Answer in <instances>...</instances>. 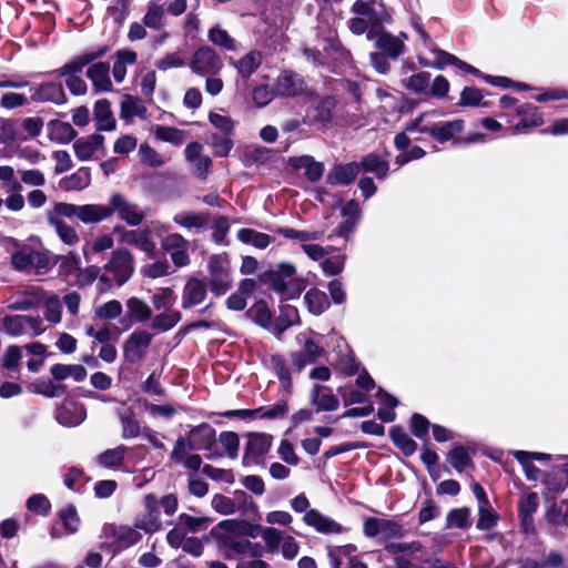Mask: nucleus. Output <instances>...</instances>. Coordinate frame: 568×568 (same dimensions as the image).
<instances>
[{"label": "nucleus", "instance_id": "obj_2", "mask_svg": "<svg viewBox=\"0 0 568 568\" xmlns=\"http://www.w3.org/2000/svg\"><path fill=\"white\" fill-rule=\"evenodd\" d=\"M241 523L230 519L223 520L217 525V528L222 530L215 535L220 551L225 558H232L234 555L246 554L253 546V544L242 536H239Z\"/></svg>", "mask_w": 568, "mask_h": 568}, {"label": "nucleus", "instance_id": "obj_46", "mask_svg": "<svg viewBox=\"0 0 568 568\" xmlns=\"http://www.w3.org/2000/svg\"><path fill=\"white\" fill-rule=\"evenodd\" d=\"M304 302L310 313L321 315L329 307L326 294L318 288H311L304 295Z\"/></svg>", "mask_w": 568, "mask_h": 568}, {"label": "nucleus", "instance_id": "obj_61", "mask_svg": "<svg viewBox=\"0 0 568 568\" xmlns=\"http://www.w3.org/2000/svg\"><path fill=\"white\" fill-rule=\"evenodd\" d=\"M209 40L224 49V50H235L236 49V42L235 40L227 33L226 30L220 28L219 26L212 28L210 31H209Z\"/></svg>", "mask_w": 568, "mask_h": 568}, {"label": "nucleus", "instance_id": "obj_22", "mask_svg": "<svg viewBox=\"0 0 568 568\" xmlns=\"http://www.w3.org/2000/svg\"><path fill=\"white\" fill-rule=\"evenodd\" d=\"M44 297V290L39 286H28L12 296L9 308L13 311H28L38 306Z\"/></svg>", "mask_w": 568, "mask_h": 568}, {"label": "nucleus", "instance_id": "obj_16", "mask_svg": "<svg viewBox=\"0 0 568 568\" xmlns=\"http://www.w3.org/2000/svg\"><path fill=\"white\" fill-rule=\"evenodd\" d=\"M162 248L170 253L171 260L176 267H183L190 264L187 253L189 242L179 233H171L161 241Z\"/></svg>", "mask_w": 568, "mask_h": 568}, {"label": "nucleus", "instance_id": "obj_24", "mask_svg": "<svg viewBox=\"0 0 568 568\" xmlns=\"http://www.w3.org/2000/svg\"><path fill=\"white\" fill-rule=\"evenodd\" d=\"M106 52V48H100L98 50H92L84 52L78 57H75L70 62L65 63L63 67L59 68L54 71L58 77H74L80 73L83 68L94 60L103 57Z\"/></svg>", "mask_w": 568, "mask_h": 568}, {"label": "nucleus", "instance_id": "obj_45", "mask_svg": "<svg viewBox=\"0 0 568 568\" xmlns=\"http://www.w3.org/2000/svg\"><path fill=\"white\" fill-rule=\"evenodd\" d=\"M50 372L52 376L58 381H64L71 377L75 382H82L87 376V369L79 364H54L53 366H51Z\"/></svg>", "mask_w": 568, "mask_h": 568}, {"label": "nucleus", "instance_id": "obj_39", "mask_svg": "<svg viewBox=\"0 0 568 568\" xmlns=\"http://www.w3.org/2000/svg\"><path fill=\"white\" fill-rule=\"evenodd\" d=\"M356 546L348 544L343 546H329L327 548V557L329 566H348L352 559H355Z\"/></svg>", "mask_w": 568, "mask_h": 568}, {"label": "nucleus", "instance_id": "obj_33", "mask_svg": "<svg viewBox=\"0 0 568 568\" xmlns=\"http://www.w3.org/2000/svg\"><path fill=\"white\" fill-rule=\"evenodd\" d=\"M126 447L120 445L112 449H106L94 457V464L101 468L118 470L124 463Z\"/></svg>", "mask_w": 568, "mask_h": 568}, {"label": "nucleus", "instance_id": "obj_28", "mask_svg": "<svg viewBox=\"0 0 568 568\" xmlns=\"http://www.w3.org/2000/svg\"><path fill=\"white\" fill-rule=\"evenodd\" d=\"M109 64L98 62L91 64L87 70V77L92 82V88L95 92H110L112 91V82L109 77Z\"/></svg>", "mask_w": 568, "mask_h": 568}, {"label": "nucleus", "instance_id": "obj_60", "mask_svg": "<svg viewBox=\"0 0 568 568\" xmlns=\"http://www.w3.org/2000/svg\"><path fill=\"white\" fill-rule=\"evenodd\" d=\"M247 315L252 318L256 324L268 327L271 325L272 314L264 301H258L251 306L247 311Z\"/></svg>", "mask_w": 568, "mask_h": 568}, {"label": "nucleus", "instance_id": "obj_50", "mask_svg": "<svg viewBox=\"0 0 568 568\" xmlns=\"http://www.w3.org/2000/svg\"><path fill=\"white\" fill-rule=\"evenodd\" d=\"M237 239L244 244H251L256 248H266L272 240L266 233L257 232L253 229H241L237 232Z\"/></svg>", "mask_w": 568, "mask_h": 568}, {"label": "nucleus", "instance_id": "obj_64", "mask_svg": "<svg viewBox=\"0 0 568 568\" xmlns=\"http://www.w3.org/2000/svg\"><path fill=\"white\" fill-rule=\"evenodd\" d=\"M120 419L122 425L123 438H133L140 434V425L130 409H124L123 412H120Z\"/></svg>", "mask_w": 568, "mask_h": 568}, {"label": "nucleus", "instance_id": "obj_26", "mask_svg": "<svg viewBox=\"0 0 568 568\" xmlns=\"http://www.w3.org/2000/svg\"><path fill=\"white\" fill-rule=\"evenodd\" d=\"M121 242L135 246L136 248L146 253L149 256H153L155 254L156 244L152 240L150 231H148L145 227L124 231L121 237Z\"/></svg>", "mask_w": 568, "mask_h": 568}, {"label": "nucleus", "instance_id": "obj_43", "mask_svg": "<svg viewBox=\"0 0 568 568\" xmlns=\"http://www.w3.org/2000/svg\"><path fill=\"white\" fill-rule=\"evenodd\" d=\"M298 321L300 316L296 307L284 305L281 307V314L272 326V332L276 337H280L284 331L298 323Z\"/></svg>", "mask_w": 568, "mask_h": 568}, {"label": "nucleus", "instance_id": "obj_11", "mask_svg": "<svg viewBox=\"0 0 568 568\" xmlns=\"http://www.w3.org/2000/svg\"><path fill=\"white\" fill-rule=\"evenodd\" d=\"M105 270L111 273L119 285L124 284L133 274V256L123 248L112 253L110 261L105 264Z\"/></svg>", "mask_w": 568, "mask_h": 568}, {"label": "nucleus", "instance_id": "obj_4", "mask_svg": "<svg viewBox=\"0 0 568 568\" xmlns=\"http://www.w3.org/2000/svg\"><path fill=\"white\" fill-rule=\"evenodd\" d=\"M426 114L415 119L407 128L408 133H427L435 140L444 143L459 134L464 129L462 120L443 121L433 125L424 124Z\"/></svg>", "mask_w": 568, "mask_h": 568}, {"label": "nucleus", "instance_id": "obj_13", "mask_svg": "<svg viewBox=\"0 0 568 568\" xmlns=\"http://www.w3.org/2000/svg\"><path fill=\"white\" fill-rule=\"evenodd\" d=\"M144 513L135 518V527L146 534H152L161 528L160 510L158 499L153 494L143 498Z\"/></svg>", "mask_w": 568, "mask_h": 568}, {"label": "nucleus", "instance_id": "obj_17", "mask_svg": "<svg viewBox=\"0 0 568 568\" xmlns=\"http://www.w3.org/2000/svg\"><path fill=\"white\" fill-rule=\"evenodd\" d=\"M297 342L303 344V348L292 354V363L300 372L306 365L312 364L322 354L323 348L316 344L307 333H301L296 337Z\"/></svg>", "mask_w": 568, "mask_h": 568}, {"label": "nucleus", "instance_id": "obj_32", "mask_svg": "<svg viewBox=\"0 0 568 568\" xmlns=\"http://www.w3.org/2000/svg\"><path fill=\"white\" fill-rule=\"evenodd\" d=\"M206 296V287L203 281L191 278L183 288L182 307L190 308L201 304Z\"/></svg>", "mask_w": 568, "mask_h": 568}, {"label": "nucleus", "instance_id": "obj_7", "mask_svg": "<svg viewBox=\"0 0 568 568\" xmlns=\"http://www.w3.org/2000/svg\"><path fill=\"white\" fill-rule=\"evenodd\" d=\"M59 212L67 219L75 217L83 224H97L110 217V210L103 204H72L59 202Z\"/></svg>", "mask_w": 568, "mask_h": 568}, {"label": "nucleus", "instance_id": "obj_56", "mask_svg": "<svg viewBox=\"0 0 568 568\" xmlns=\"http://www.w3.org/2000/svg\"><path fill=\"white\" fill-rule=\"evenodd\" d=\"M389 436L396 447H398L405 455H413L417 448V444L409 437V435L399 427H394L389 432Z\"/></svg>", "mask_w": 568, "mask_h": 568}, {"label": "nucleus", "instance_id": "obj_27", "mask_svg": "<svg viewBox=\"0 0 568 568\" xmlns=\"http://www.w3.org/2000/svg\"><path fill=\"white\" fill-rule=\"evenodd\" d=\"M55 417L61 425L74 427L85 419L87 413L83 405L75 402H65L58 409Z\"/></svg>", "mask_w": 568, "mask_h": 568}, {"label": "nucleus", "instance_id": "obj_41", "mask_svg": "<svg viewBox=\"0 0 568 568\" xmlns=\"http://www.w3.org/2000/svg\"><path fill=\"white\" fill-rule=\"evenodd\" d=\"M152 132L156 140L170 143L174 146H181L187 136V133L183 130L160 124L154 125Z\"/></svg>", "mask_w": 568, "mask_h": 568}, {"label": "nucleus", "instance_id": "obj_38", "mask_svg": "<svg viewBox=\"0 0 568 568\" xmlns=\"http://www.w3.org/2000/svg\"><path fill=\"white\" fill-rule=\"evenodd\" d=\"M94 120L97 121V129L99 131H112L115 128V119L108 100L102 99L95 102Z\"/></svg>", "mask_w": 568, "mask_h": 568}, {"label": "nucleus", "instance_id": "obj_36", "mask_svg": "<svg viewBox=\"0 0 568 568\" xmlns=\"http://www.w3.org/2000/svg\"><path fill=\"white\" fill-rule=\"evenodd\" d=\"M262 53L252 50L239 60H231V63L243 79H248L262 64Z\"/></svg>", "mask_w": 568, "mask_h": 568}, {"label": "nucleus", "instance_id": "obj_34", "mask_svg": "<svg viewBox=\"0 0 568 568\" xmlns=\"http://www.w3.org/2000/svg\"><path fill=\"white\" fill-rule=\"evenodd\" d=\"M104 138L100 134H91L77 140L73 150L80 161H88L103 144Z\"/></svg>", "mask_w": 568, "mask_h": 568}, {"label": "nucleus", "instance_id": "obj_3", "mask_svg": "<svg viewBox=\"0 0 568 568\" xmlns=\"http://www.w3.org/2000/svg\"><path fill=\"white\" fill-rule=\"evenodd\" d=\"M261 537L271 554H281L286 560H293L298 555V541L283 530L265 527L261 531Z\"/></svg>", "mask_w": 568, "mask_h": 568}, {"label": "nucleus", "instance_id": "obj_29", "mask_svg": "<svg viewBox=\"0 0 568 568\" xmlns=\"http://www.w3.org/2000/svg\"><path fill=\"white\" fill-rule=\"evenodd\" d=\"M359 173V164L351 162L335 165L327 174L326 182L331 185H347L352 183Z\"/></svg>", "mask_w": 568, "mask_h": 568}, {"label": "nucleus", "instance_id": "obj_25", "mask_svg": "<svg viewBox=\"0 0 568 568\" xmlns=\"http://www.w3.org/2000/svg\"><path fill=\"white\" fill-rule=\"evenodd\" d=\"M303 521L320 534H341L343 530L338 523L323 515L317 509L307 510L303 516Z\"/></svg>", "mask_w": 568, "mask_h": 568}, {"label": "nucleus", "instance_id": "obj_31", "mask_svg": "<svg viewBox=\"0 0 568 568\" xmlns=\"http://www.w3.org/2000/svg\"><path fill=\"white\" fill-rule=\"evenodd\" d=\"M288 163L296 170H304V174L311 182H316L323 176L324 164L315 161L314 158L310 155L291 158Z\"/></svg>", "mask_w": 568, "mask_h": 568}, {"label": "nucleus", "instance_id": "obj_21", "mask_svg": "<svg viewBox=\"0 0 568 568\" xmlns=\"http://www.w3.org/2000/svg\"><path fill=\"white\" fill-rule=\"evenodd\" d=\"M31 100L36 102H50L55 105H63L68 97L60 82H43L32 89Z\"/></svg>", "mask_w": 568, "mask_h": 568}, {"label": "nucleus", "instance_id": "obj_51", "mask_svg": "<svg viewBox=\"0 0 568 568\" xmlns=\"http://www.w3.org/2000/svg\"><path fill=\"white\" fill-rule=\"evenodd\" d=\"M44 312L43 316L50 324H58L62 320V304L58 295H47L42 300Z\"/></svg>", "mask_w": 568, "mask_h": 568}, {"label": "nucleus", "instance_id": "obj_12", "mask_svg": "<svg viewBox=\"0 0 568 568\" xmlns=\"http://www.w3.org/2000/svg\"><path fill=\"white\" fill-rule=\"evenodd\" d=\"M152 337L153 335L144 329L133 332L123 345V356L125 361L134 364L143 359Z\"/></svg>", "mask_w": 568, "mask_h": 568}, {"label": "nucleus", "instance_id": "obj_57", "mask_svg": "<svg viewBox=\"0 0 568 568\" xmlns=\"http://www.w3.org/2000/svg\"><path fill=\"white\" fill-rule=\"evenodd\" d=\"M141 163L150 168H161L166 163V159L148 143H142L138 152Z\"/></svg>", "mask_w": 568, "mask_h": 568}, {"label": "nucleus", "instance_id": "obj_40", "mask_svg": "<svg viewBox=\"0 0 568 568\" xmlns=\"http://www.w3.org/2000/svg\"><path fill=\"white\" fill-rule=\"evenodd\" d=\"M91 183L90 170L81 168L77 172L65 176L60 181V187L64 191H82Z\"/></svg>", "mask_w": 568, "mask_h": 568}, {"label": "nucleus", "instance_id": "obj_58", "mask_svg": "<svg viewBox=\"0 0 568 568\" xmlns=\"http://www.w3.org/2000/svg\"><path fill=\"white\" fill-rule=\"evenodd\" d=\"M404 87L419 94L428 93L429 84H430V73L422 71L410 75L408 79L403 81Z\"/></svg>", "mask_w": 568, "mask_h": 568}, {"label": "nucleus", "instance_id": "obj_48", "mask_svg": "<svg viewBox=\"0 0 568 568\" xmlns=\"http://www.w3.org/2000/svg\"><path fill=\"white\" fill-rule=\"evenodd\" d=\"M419 33L422 38L424 39V42L429 48L430 52L434 55V61L432 63H422L425 67H432L435 69H444L448 64H454V61L456 59L455 55L440 50L438 48L433 47L429 37L426 34L424 30H419Z\"/></svg>", "mask_w": 568, "mask_h": 568}, {"label": "nucleus", "instance_id": "obj_44", "mask_svg": "<svg viewBox=\"0 0 568 568\" xmlns=\"http://www.w3.org/2000/svg\"><path fill=\"white\" fill-rule=\"evenodd\" d=\"M48 130L50 139L62 144L71 142L77 136V131L68 122L51 121Z\"/></svg>", "mask_w": 568, "mask_h": 568}, {"label": "nucleus", "instance_id": "obj_1", "mask_svg": "<svg viewBox=\"0 0 568 568\" xmlns=\"http://www.w3.org/2000/svg\"><path fill=\"white\" fill-rule=\"evenodd\" d=\"M1 245L10 254V263L16 271L41 275L50 266V257L47 253L37 251L13 237H3Z\"/></svg>", "mask_w": 568, "mask_h": 568}, {"label": "nucleus", "instance_id": "obj_10", "mask_svg": "<svg viewBox=\"0 0 568 568\" xmlns=\"http://www.w3.org/2000/svg\"><path fill=\"white\" fill-rule=\"evenodd\" d=\"M106 206L110 210V216L116 213L121 220L131 226L139 225L144 219L139 206L120 193L112 194Z\"/></svg>", "mask_w": 568, "mask_h": 568}, {"label": "nucleus", "instance_id": "obj_35", "mask_svg": "<svg viewBox=\"0 0 568 568\" xmlns=\"http://www.w3.org/2000/svg\"><path fill=\"white\" fill-rule=\"evenodd\" d=\"M209 213H193V212H180L173 216V221L179 226L186 230H196L202 232L206 229L209 223Z\"/></svg>", "mask_w": 568, "mask_h": 568}, {"label": "nucleus", "instance_id": "obj_9", "mask_svg": "<svg viewBox=\"0 0 568 568\" xmlns=\"http://www.w3.org/2000/svg\"><path fill=\"white\" fill-rule=\"evenodd\" d=\"M223 67L220 55L210 47L199 48L192 55L190 68L202 77L216 75Z\"/></svg>", "mask_w": 568, "mask_h": 568}, {"label": "nucleus", "instance_id": "obj_42", "mask_svg": "<svg viewBox=\"0 0 568 568\" xmlns=\"http://www.w3.org/2000/svg\"><path fill=\"white\" fill-rule=\"evenodd\" d=\"M136 61V53L129 49L119 50L116 59L113 63L112 74L118 83H121L126 75V67L134 64Z\"/></svg>", "mask_w": 568, "mask_h": 568}, {"label": "nucleus", "instance_id": "obj_18", "mask_svg": "<svg viewBox=\"0 0 568 568\" xmlns=\"http://www.w3.org/2000/svg\"><path fill=\"white\" fill-rule=\"evenodd\" d=\"M203 145L199 142H191L184 150L185 160L192 166V173L201 179L205 180L209 175L212 160L209 155L203 153Z\"/></svg>", "mask_w": 568, "mask_h": 568}, {"label": "nucleus", "instance_id": "obj_62", "mask_svg": "<svg viewBox=\"0 0 568 568\" xmlns=\"http://www.w3.org/2000/svg\"><path fill=\"white\" fill-rule=\"evenodd\" d=\"M511 455L521 465L525 475L530 480H537L539 478L540 471L534 465V460L531 459V454L525 450H514Z\"/></svg>", "mask_w": 568, "mask_h": 568}, {"label": "nucleus", "instance_id": "obj_59", "mask_svg": "<svg viewBox=\"0 0 568 568\" xmlns=\"http://www.w3.org/2000/svg\"><path fill=\"white\" fill-rule=\"evenodd\" d=\"M178 519L185 532H200L206 530L212 523L209 517H193L187 514H181Z\"/></svg>", "mask_w": 568, "mask_h": 568}, {"label": "nucleus", "instance_id": "obj_37", "mask_svg": "<svg viewBox=\"0 0 568 568\" xmlns=\"http://www.w3.org/2000/svg\"><path fill=\"white\" fill-rule=\"evenodd\" d=\"M359 164V170H364L365 172H369L375 174V176L379 180H383L387 176L389 164L387 159L382 158L376 153H369L363 156Z\"/></svg>", "mask_w": 568, "mask_h": 568}, {"label": "nucleus", "instance_id": "obj_23", "mask_svg": "<svg viewBox=\"0 0 568 568\" xmlns=\"http://www.w3.org/2000/svg\"><path fill=\"white\" fill-rule=\"evenodd\" d=\"M310 402L320 412H334L339 407L338 398L333 394V390L323 385H313L310 392Z\"/></svg>", "mask_w": 568, "mask_h": 568}, {"label": "nucleus", "instance_id": "obj_19", "mask_svg": "<svg viewBox=\"0 0 568 568\" xmlns=\"http://www.w3.org/2000/svg\"><path fill=\"white\" fill-rule=\"evenodd\" d=\"M374 39L375 48L379 50L381 53L392 60H396L404 52V40L407 39V36L404 32H400L399 36H394L390 32L382 31L377 34L375 33Z\"/></svg>", "mask_w": 568, "mask_h": 568}, {"label": "nucleus", "instance_id": "obj_6", "mask_svg": "<svg viewBox=\"0 0 568 568\" xmlns=\"http://www.w3.org/2000/svg\"><path fill=\"white\" fill-rule=\"evenodd\" d=\"M209 285L213 294H225L233 284L230 262L226 255H213L207 262Z\"/></svg>", "mask_w": 568, "mask_h": 568}, {"label": "nucleus", "instance_id": "obj_49", "mask_svg": "<svg viewBox=\"0 0 568 568\" xmlns=\"http://www.w3.org/2000/svg\"><path fill=\"white\" fill-rule=\"evenodd\" d=\"M539 506V498L537 493H529L521 497L519 501V514L521 523L527 530L528 526L532 525V514H535Z\"/></svg>", "mask_w": 568, "mask_h": 568}, {"label": "nucleus", "instance_id": "obj_54", "mask_svg": "<svg viewBox=\"0 0 568 568\" xmlns=\"http://www.w3.org/2000/svg\"><path fill=\"white\" fill-rule=\"evenodd\" d=\"M546 518L552 525L568 527V499L552 504L547 509Z\"/></svg>", "mask_w": 568, "mask_h": 568}, {"label": "nucleus", "instance_id": "obj_14", "mask_svg": "<svg viewBox=\"0 0 568 568\" xmlns=\"http://www.w3.org/2000/svg\"><path fill=\"white\" fill-rule=\"evenodd\" d=\"M273 437L267 434H250L247 437L243 464L246 466L258 465L264 455L270 450Z\"/></svg>", "mask_w": 568, "mask_h": 568}, {"label": "nucleus", "instance_id": "obj_20", "mask_svg": "<svg viewBox=\"0 0 568 568\" xmlns=\"http://www.w3.org/2000/svg\"><path fill=\"white\" fill-rule=\"evenodd\" d=\"M275 90L281 97H297L307 93V85L300 74L283 71L276 79Z\"/></svg>", "mask_w": 568, "mask_h": 568}, {"label": "nucleus", "instance_id": "obj_30", "mask_svg": "<svg viewBox=\"0 0 568 568\" xmlns=\"http://www.w3.org/2000/svg\"><path fill=\"white\" fill-rule=\"evenodd\" d=\"M140 529L131 526H114L111 525L106 528V534L112 536L120 548H129L142 538Z\"/></svg>", "mask_w": 568, "mask_h": 568}, {"label": "nucleus", "instance_id": "obj_8", "mask_svg": "<svg viewBox=\"0 0 568 568\" xmlns=\"http://www.w3.org/2000/svg\"><path fill=\"white\" fill-rule=\"evenodd\" d=\"M352 12L366 19L368 24L372 26V29L366 34L368 40H373L375 38V28L377 26L389 20V14L384 3L377 0H357L352 7Z\"/></svg>", "mask_w": 568, "mask_h": 568}, {"label": "nucleus", "instance_id": "obj_53", "mask_svg": "<svg viewBox=\"0 0 568 568\" xmlns=\"http://www.w3.org/2000/svg\"><path fill=\"white\" fill-rule=\"evenodd\" d=\"M277 232L286 239L295 240L301 243V246L304 243H310L312 241L321 240L324 236L323 231H306V230H295L292 227H280Z\"/></svg>", "mask_w": 568, "mask_h": 568}, {"label": "nucleus", "instance_id": "obj_15", "mask_svg": "<svg viewBox=\"0 0 568 568\" xmlns=\"http://www.w3.org/2000/svg\"><path fill=\"white\" fill-rule=\"evenodd\" d=\"M47 221L54 229L59 239L67 245L73 246L80 242V236L74 226L63 221L64 214L59 212V203L47 211Z\"/></svg>", "mask_w": 568, "mask_h": 568}, {"label": "nucleus", "instance_id": "obj_52", "mask_svg": "<svg viewBox=\"0 0 568 568\" xmlns=\"http://www.w3.org/2000/svg\"><path fill=\"white\" fill-rule=\"evenodd\" d=\"M181 318L179 311L168 310L152 318L151 327L158 332H166L173 328Z\"/></svg>", "mask_w": 568, "mask_h": 568}, {"label": "nucleus", "instance_id": "obj_63", "mask_svg": "<svg viewBox=\"0 0 568 568\" xmlns=\"http://www.w3.org/2000/svg\"><path fill=\"white\" fill-rule=\"evenodd\" d=\"M122 313V304L116 300H111L94 308V315L103 321H112Z\"/></svg>", "mask_w": 568, "mask_h": 568}, {"label": "nucleus", "instance_id": "obj_55", "mask_svg": "<svg viewBox=\"0 0 568 568\" xmlns=\"http://www.w3.org/2000/svg\"><path fill=\"white\" fill-rule=\"evenodd\" d=\"M128 313L136 322H146L152 317L151 307L142 300L138 297H130L126 301Z\"/></svg>", "mask_w": 568, "mask_h": 568}, {"label": "nucleus", "instance_id": "obj_5", "mask_svg": "<svg viewBox=\"0 0 568 568\" xmlns=\"http://www.w3.org/2000/svg\"><path fill=\"white\" fill-rule=\"evenodd\" d=\"M363 532L367 538H375L385 546L393 539L403 538L405 536V528L396 520L368 517L364 520Z\"/></svg>", "mask_w": 568, "mask_h": 568}, {"label": "nucleus", "instance_id": "obj_47", "mask_svg": "<svg viewBox=\"0 0 568 568\" xmlns=\"http://www.w3.org/2000/svg\"><path fill=\"white\" fill-rule=\"evenodd\" d=\"M121 118L131 121L138 116L141 119L146 118V108L141 100L132 95H125L121 102Z\"/></svg>", "mask_w": 568, "mask_h": 568}]
</instances>
